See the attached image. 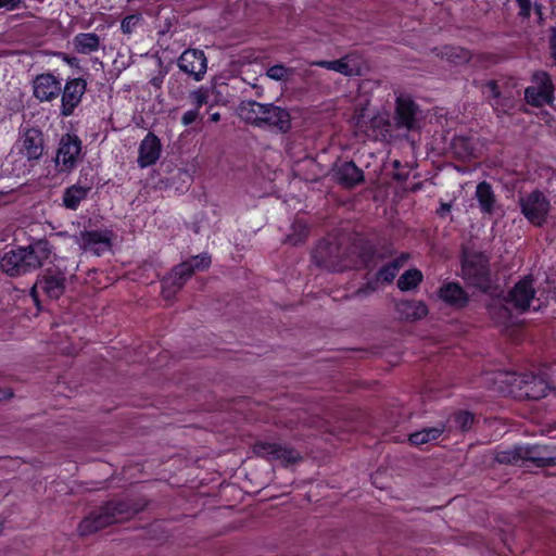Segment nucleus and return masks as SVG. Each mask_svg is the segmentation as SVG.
Segmentation results:
<instances>
[{
    "label": "nucleus",
    "instance_id": "9",
    "mask_svg": "<svg viewBox=\"0 0 556 556\" xmlns=\"http://www.w3.org/2000/svg\"><path fill=\"white\" fill-rule=\"evenodd\" d=\"M20 153L29 162L38 161L43 155L46 143L43 132L37 127L21 129L17 140Z\"/></svg>",
    "mask_w": 556,
    "mask_h": 556
},
{
    "label": "nucleus",
    "instance_id": "21",
    "mask_svg": "<svg viewBox=\"0 0 556 556\" xmlns=\"http://www.w3.org/2000/svg\"><path fill=\"white\" fill-rule=\"evenodd\" d=\"M161 154V141L153 134L149 132L139 146L138 164L141 168L153 165Z\"/></svg>",
    "mask_w": 556,
    "mask_h": 556
},
{
    "label": "nucleus",
    "instance_id": "41",
    "mask_svg": "<svg viewBox=\"0 0 556 556\" xmlns=\"http://www.w3.org/2000/svg\"><path fill=\"white\" fill-rule=\"evenodd\" d=\"M491 105L498 113H508L514 106V101L510 98L504 97L502 93H500V98H495L493 101H491Z\"/></svg>",
    "mask_w": 556,
    "mask_h": 556
},
{
    "label": "nucleus",
    "instance_id": "10",
    "mask_svg": "<svg viewBox=\"0 0 556 556\" xmlns=\"http://www.w3.org/2000/svg\"><path fill=\"white\" fill-rule=\"evenodd\" d=\"M81 152V140L76 135L65 134L61 137L55 164L60 166V172H71L77 163Z\"/></svg>",
    "mask_w": 556,
    "mask_h": 556
},
{
    "label": "nucleus",
    "instance_id": "16",
    "mask_svg": "<svg viewBox=\"0 0 556 556\" xmlns=\"http://www.w3.org/2000/svg\"><path fill=\"white\" fill-rule=\"evenodd\" d=\"M61 91V81L51 73L39 74L33 80L34 97L40 102L53 101Z\"/></svg>",
    "mask_w": 556,
    "mask_h": 556
},
{
    "label": "nucleus",
    "instance_id": "38",
    "mask_svg": "<svg viewBox=\"0 0 556 556\" xmlns=\"http://www.w3.org/2000/svg\"><path fill=\"white\" fill-rule=\"evenodd\" d=\"M533 81L535 83V87L538 89L554 96V85L551 76L546 72L540 71L534 73Z\"/></svg>",
    "mask_w": 556,
    "mask_h": 556
},
{
    "label": "nucleus",
    "instance_id": "7",
    "mask_svg": "<svg viewBox=\"0 0 556 556\" xmlns=\"http://www.w3.org/2000/svg\"><path fill=\"white\" fill-rule=\"evenodd\" d=\"M253 452L267 460L279 462L285 467L302 460L299 451L289 445L276 442H256L253 446Z\"/></svg>",
    "mask_w": 556,
    "mask_h": 556
},
{
    "label": "nucleus",
    "instance_id": "49",
    "mask_svg": "<svg viewBox=\"0 0 556 556\" xmlns=\"http://www.w3.org/2000/svg\"><path fill=\"white\" fill-rule=\"evenodd\" d=\"M58 55L67 63L71 67L78 68L79 67V60L76 56H71L64 52H59Z\"/></svg>",
    "mask_w": 556,
    "mask_h": 556
},
{
    "label": "nucleus",
    "instance_id": "18",
    "mask_svg": "<svg viewBox=\"0 0 556 556\" xmlns=\"http://www.w3.org/2000/svg\"><path fill=\"white\" fill-rule=\"evenodd\" d=\"M75 241L81 250L92 251L98 256L111 248V239L106 231H80L75 236Z\"/></svg>",
    "mask_w": 556,
    "mask_h": 556
},
{
    "label": "nucleus",
    "instance_id": "3",
    "mask_svg": "<svg viewBox=\"0 0 556 556\" xmlns=\"http://www.w3.org/2000/svg\"><path fill=\"white\" fill-rule=\"evenodd\" d=\"M211 265V256L202 253L176 265L170 275L163 280L162 293L168 299L182 288L195 270H204Z\"/></svg>",
    "mask_w": 556,
    "mask_h": 556
},
{
    "label": "nucleus",
    "instance_id": "44",
    "mask_svg": "<svg viewBox=\"0 0 556 556\" xmlns=\"http://www.w3.org/2000/svg\"><path fill=\"white\" fill-rule=\"evenodd\" d=\"M195 109H200L202 105L206 104L208 101V92L207 89L200 88L194 90L190 94Z\"/></svg>",
    "mask_w": 556,
    "mask_h": 556
},
{
    "label": "nucleus",
    "instance_id": "11",
    "mask_svg": "<svg viewBox=\"0 0 556 556\" xmlns=\"http://www.w3.org/2000/svg\"><path fill=\"white\" fill-rule=\"evenodd\" d=\"M463 274L472 286L486 291L491 287L488 261L482 255H473L463 263Z\"/></svg>",
    "mask_w": 556,
    "mask_h": 556
},
{
    "label": "nucleus",
    "instance_id": "30",
    "mask_svg": "<svg viewBox=\"0 0 556 556\" xmlns=\"http://www.w3.org/2000/svg\"><path fill=\"white\" fill-rule=\"evenodd\" d=\"M422 273L417 268L405 270L397 279V288L401 291H409L416 289L422 281Z\"/></svg>",
    "mask_w": 556,
    "mask_h": 556
},
{
    "label": "nucleus",
    "instance_id": "33",
    "mask_svg": "<svg viewBox=\"0 0 556 556\" xmlns=\"http://www.w3.org/2000/svg\"><path fill=\"white\" fill-rule=\"evenodd\" d=\"M454 153L460 159H467L473 155L475 146L472 141L464 136H457L452 141Z\"/></svg>",
    "mask_w": 556,
    "mask_h": 556
},
{
    "label": "nucleus",
    "instance_id": "37",
    "mask_svg": "<svg viewBox=\"0 0 556 556\" xmlns=\"http://www.w3.org/2000/svg\"><path fill=\"white\" fill-rule=\"evenodd\" d=\"M445 55L447 59L455 64L467 63L471 59V53L469 50L460 48V47H448L446 48Z\"/></svg>",
    "mask_w": 556,
    "mask_h": 556
},
{
    "label": "nucleus",
    "instance_id": "14",
    "mask_svg": "<svg viewBox=\"0 0 556 556\" xmlns=\"http://www.w3.org/2000/svg\"><path fill=\"white\" fill-rule=\"evenodd\" d=\"M514 384L518 388V396L526 400H540L546 396L549 389L544 379L532 374L518 376Z\"/></svg>",
    "mask_w": 556,
    "mask_h": 556
},
{
    "label": "nucleus",
    "instance_id": "8",
    "mask_svg": "<svg viewBox=\"0 0 556 556\" xmlns=\"http://www.w3.org/2000/svg\"><path fill=\"white\" fill-rule=\"evenodd\" d=\"M521 213L535 226H542L546 222L551 203L543 192L534 190L519 199Z\"/></svg>",
    "mask_w": 556,
    "mask_h": 556
},
{
    "label": "nucleus",
    "instance_id": "48",
    "mask_svg": "<svg viewBox=\"0 0 556 556\" xmlns=\"http://www.w3.org/2000/svg\"><path fill=\"white\" fill-rule=\"evenodd\" d=\"M198 117H199L198 109L189 110L184 113V115L181 117V123L184 126H189L193 122H195Z\"/></svg>",
    "mask_w": 556,
    "mask_h": 556
},
{
    "label": "nucleus",
    "instance_id": "2",
    "mask_svg": "<svg viewBox=\"0 0 556 556\" xmlns=\"http://www.w3.org/2000/svg\"><path fill=\"white\" fill-rule=\"evenodd\" d=\"M142 506L130 500H113L86 516L78 526L80 535H90L113 523L129 519L140 510Z\"/></svg>",
    "mask_w": 556,
    "mask_h": 556
},
{
    "label": "nucleus",
    "instance_id": "24",
    "mask_svg": "<svg viewBox=\"0 0 556 556\" xmlns=\"http://www.w3.org/2000/svg\"><path fill=\"white\" fill-rule=\"evenodd\" d=\"M395 311L401 318L408 321L420 320L428 315V307L422 301L403 300L395 304Z\"/></svg>",
    "mask_w": 556,
    "mask_h": 556
},
{
    "label": "nucleus",
    "instance_id": "34",
    "mask_svg": "<svg viewBox=\"0 0 556 556\" xmlns=\"http://www.w3.org/2000/svg\"><path fill=\"white\" fill-rule=\"evenodd\" d=\"M534 465L536 467L556 466V448L549 451L547 446H539L534 453Z\"/></svg>",
    "mask_w": 556,
    "mask_h": 556
},
{
    "label": "nucleus",
    "instance_id": "35",
    "mask_svg": "<svg viewBox=\"0 0 556 556\" xmlns=\"http://www.w3.org/2000/svg\"><path fill=\"white\" fill-rule=\"evenodd\" d=\"M402 266L403 262L400 261H392L388 263L377 271V280H382L383 282L388 283L392 282Z\"/></svg>",
    "mask_w": 556,
    "mask_h": 556
},
{
    "label": "nucleus",
    "instance_id": "25",
    "mask_svg": "<svg viewBox=\"0 0 556 556\" xmlns=\"http://www.w3.org/2000/svg\"><path fill=\"white\" fill-rule=\"evenodd\" d=\"M237 113L245 123L258 127L261 117L264 114L263 103H258L254 100L241 101L238 105Z\"/></svg>",
    "mask_w": 556,
    "mask_h": 556
},
{
    "label": "nucleus",
    "instance_id": "22",
    "mask_svg": "<svg viewBox=\"0 0 556 556\" xmlns=\"http://www.w3.org/2000/svg\"><path fill=\"white\" fill-rule=\"evenodd\" d=\"M538 452V445L533 446H514L511 448L500 451L495 455V460L500 464H518L520 460H529L534 464V453Z\"/></svg>",
    "mask_w": 556,
    "mask_h": 556
},
{
    "label": "nucleus",
    "instance_id": "42",
    "mask_svg": "<svg viewBox=\"0 0 556 556\" xmlns=\"http://www.w3.org/2000/svg\"><path fill=\"white\" fill-rule=\"evenodd\" d=\"M375 255H376V250L371 243H369V242L362 243L361 257L366 267L371 266V263H374Z\"/></svg>",
    "mask_w": 556,
    "mask_h": 556
},
{
    "label": "nucleus",
    "instance_id": "4",
    "mask_svg": "<svg viewBox=\"0 0 556 556\" xmlns=\"http://www.w3.org/2000/svg\"><path fill=\"white\" fill-rule=\"evenodd\" d=\"M312 260L318 267L330 271H342L351 266L346 249L338 241H319L313 250Z\"/></svg>",
    "mask_w": 556,
    "mask_h": 556
},
{
    "label": "nucleus",
    "instance_id": "59",
    "mask_svg": "<svg viewBox=\"0 0 556 556\" xmlns=\"http://www.w3.org/2000/svg\"><path fill=\"white\" fill-rule=\"evenodd\" d=\"M400 165V162L399 161H395L394 162V166L397 167Z\"/></svg>",
    "mask_w": 556,
    "mask_h": 556
},
{
    "label": "nucleus",
    "instance_id": "28",
    "mask_svg": "<svg viewBox=\"0 0 556 556\" xmlns=\"http://www.w3.org/2000/svg\"><path fill=\"white\" fill-rule=\"evenodd\" d=\"M75 51L80 54H90L100 48V37L94 33H80L73 38Z\"/></svg>",
    "mask_w": 556,
    "mask_h": 556
},
{
    "label": "nucleus",
    "instance_id": "36",
    "mask_svg": "<svg viewBox=\"0 0 556 556\" xmlns=\"http://www.w3.org/2000/svg\"><path fill=\"white\" fill-rule=\"evenodd\" d=\"M370 124L372 128L379 129L380 135L382 136H392L393 131L396 129L392 125V118H389L387 115H376L370 119Z\"/></svg>",
    "mask_w": 556,
    "mask_h": 556
},
{
    "label": "nucleus",
    "instance_id": "52",
    "mask_svg": "<svg viewBox=\"0 0 556 556\" xmlns=\"http://www.w3.org/2000/svg\"><path fill=\"white\" fill-rule=\"evenodd\" d=\"M13 390L10 388H0V401H9L13 397Z\"/></svg>",
    "mask_w": 556,
    "mask_h": 556
},
{
    "label": "nucleus",
    "instance_id": "29",
    "mask_svg": "<svg viewBox=\"0 0 556 556\" xmlns=\"http://www.w3.org/2000/svg\"><path fill=\"white\" fill-rule=\"evenodd\" d=\"M445 431V425L440 422L434 427L424 428L410 433L408 441L413 445H422L437 440Z\"/></svg>",
    "mask_w": 556,
    "mask_h": 556
},
{
    "label": "nucleus",
    "instance_id": "6",
    "mask_svg": "<svg viewBox=\"0 0 556 556\" xmlns=\"http://www.w3.org/2000/svg\"><path fill=\"white\" fill-rule=\"evenodd\" d=\"M66 275L56 267L46 268L37 278L36 283L31 288V295L37 301L38 291H42L48 298L58 300L65 292Z\"/></svg>",
    "mask_w": 556,
    "mask_h": 556
},
{
    "label": "nucleus",
    "instance_id": "51",
    "mask_svg": "<svg viewBox=\"0 0 556 556\" xmlns=\"http://www.w3.org/2000/svg\"><path fill=\"white\" fill-rule=\"evenodd\" d=\"M18 4L20 0H0V8H5L7 10H14Z\"/></svg>",
    "mask_w": 556,
    "mask_h": 556
},
{
    "label": "nucleus",
    "instance_id": "23",
    "mask_svg": "<svg viewBox=\"0 0 556 556\" xmlns=\"http://www.w3.org/2000/svg\"><path fill=\"white\" fill-rule=\"evenodd\" d=\"M440 299L450 306L462 308L467 305L469 298L466 291L457 282H447L439 290Z\"/></svg>",
    "mask_w": 556,
    "mask_h": 556
},
{
    "label": "nucleus",
    "instance_id": "58",
    "mask_svg": "<svg viewBox=\"0 0 556 556\" xmlns=\"http://www.w3.org/2000/svg\"><path fill=\"white\" fill-rule=\"evenodd\" d=\"M555 426H552V425H548L547 428L545 430H543V432L545 433H549L551 430L554 428Z\"/></svg>",
    "mask_w": 556,
    "mask_h": 556
},
{
    "label": "nucleus",
    "instance_id": "55",
    "mask_svg": "<svg viewBox=\"0 0 556 556\" xmlns=\"http://www.w3.org/2000/svg\"><path fill=\"white\" fill-rule=\"evenodd\" d=\"M210 119H211L212 122H215V123H216V122H219V119H220V114H219L218 112H215V113L211 114Z\"/></svg>",
    "mask_w": 556,
    "mask_h": 556
},
{
    "label": "nucleus",
    "instance_id": "1",
    "mask_svg": "<svg viewBox=\"0 0 556 556\" xmlns=\"http://www.w3.org/2000/svg\"><path fill=\"white\" fill-rule=\"evenodd\" d=\"M52 247L48 240H37L27 247L0 252V273L20 277L40 268L51 256Z\"/></svg>",
    "mask_w": 556,
    "mask_h": 556
},
{
    "label": "nucleus",
    "instance_id": "20",
    "mask_svg": "<svg viewBox=\"0 0 556 556\" xmlns=\"http://www.w3.org/2000/svg\"><path fill=\"white\" fill-rule=\"evenodd\" d=\"M313 65L325 67L345 76L362 75V62L357 56L352 54H348L339 60L333 61H316L313 63Z\"/></svg>",
    "mask_w": 556,
    "mask_h": 556
},
{
    "label": "nucleus",
    "instance_id": "43",
    "mask_svg": "<svg viewBox=\"0 0 556 556\" xmlns=\"http://www.w3.org/2000/svg\"><path fill=\"white\" fill-rule=\"evenodd\" d=\"M141 20V14H131L123 18L121 29L124 34H131Z\"/></svg>",
    "mask_w": 556,
    "mask_h": 556
},
{
    "label": "nucleus",
    "instance_id": "57",
    "mask_svg": "<svg viewBox=\"0 0 556 556\" xmlns=\"http://www.w3.org/2000/svg\"><path fill=\"white\" fill-rule=\"evenodd\" d=\"M394 261L403 262V265H404L405 262L407 261V255L402 254L400 257L395 258Z\"/></svg>",
    "mask_w": 556,
    "mask_h": 556
},
{
    "label": "nucleus",
    "instance_id": "53",
    "mask_svg": "<svg viewBox=\"0 0 556 556\" xmlns=\"http://www.w3.org/2000/svg\"><path fill=\"white\" fill-rule=\"evenodd\" d=\"M533 8L535 11V14L539 16V20L542 21L543 20V5L535 2L533 4Z\"/></svg>",
    "mask_w": 556,
    "mask_h": 556
},
{
    "label": "nucleus",
    "instance_id": "39",
    "mask_svg": "<svg viewBox=\"0 0 556 556\" xmlns=\"http://www.w3.org/2000/svg\"><path fill=\"white\" fill-rule=\"evenodd\" d=\"M454 422L462 431H467L473 424L475 416L467 410L458 412L453 417Z\"/></svg>",
    "mask_w": 556,
    "mask_h": 556
},
{
    "label": "nucleus",
    "instance_id": "27",
    "mask_svg": "<svg viewBox=\"0 0 556 556\" xmlns=\"http://www.w3.org/2000/svg\"><path fill=\"white\" fill-rule=\"evenodd\" d=\"M91 190L90 185H73L64 190L63 193V205L66 208L75 211L80 202L85 200Z\"/></svg>",
    "mask_w": 556,
    "mask_h": 556
},
{
    "label": "nucleus",
    "instance_id": "46",
    "mask_svg": "<svg viewBox=\"0 0 556 556\" xmlns=\"http://www.w3.org/2000/svg\"><path fill=\"white\" fill-rule=\"evenodd\" d=\"M377 289H378V280L376 278L375 280L368 281L366 285H364L363 287L358 288L354 292V296L361 298L363 295H367L369 293H372V292L377 291Z\"/></svg>",
    "mask_w": 556,
    "mask_h": 556
},
{
    "label": "nucleus",
    "instance_id": "26",
    "mask_svg": "<svg viewBox=\"0 0 556 556\" xmlns=\"http://www.w3.org/2000/svg\"><path fill=\"white\" fill-rule=\"evenodd\" d=\"M476 198L479 203V207L484 214H493L496 203V198L492 186L486 181H481L476 188Z\"/></svg>",
    "mask_w": 556,
    "mask_h": 556
},
{
    "label": "nucleus",
    "instance_id": "31",
    "mask_svg": "<svg viewBox=\"0 0 556 556\" xmlns=\"http://www.w3.org/2000/svg\"><path fill=\"white\" fill-rule=\"evenodd\" d=\"M308 236V227L302 220H295L291 226V232L287 235L285 242L290 245L303 243Z\"/></svg>",
    "mask_w": 556,
    "mask_h": 556
},
{
    "label": "nucleus",
    "instance_id": "19",
    "mask_svg": "<svg viewBox=\"0 0 556 556\" xmlns=\"http://www.w3.org/2000/svg\"><path fill=\"white\" fill-rule=\"evenodd\" d=\"M332 178L344 188H354L365 179L364 172L353 161L336 164L332 168Z\"/></svg>",
    "mask_w": 556,
    "mask_h": 556
},
{
    "label": "nucleus",
    "instance_id": "54",
    "mask_svg": "<svg viewBox=\"0 0 556 556\" xmlns=\"http://www.w3.org/2000/svg\"><path fill=\"white\" fill-rule=\"evenodd\" d=\"M451 205L447 203H442L440 208L438 210V214L440 216H444L445 213L450 212Z\"/></svg>",
    "mask_w": 556,
    "mask_h": 556
},
{
    "label": "nucleus",
    "instance_id": "12",
    "mask_svg": "<svg viewBox=\"0 0 556 556\" xmlns=\"http://www.w3.org/2000/svg\"><path fill=\"white\" fill-rule=\"evenodd\" d=\"M177 65L181 72L200 81L206 73L207 60L202 50L187 49L178 58Z\"/></svg>",
    "mask_w": 556,
    "mask_h": 556
},
{
    "label": "nucleus",
    "instance_id": "15",
    "mask_svg": "<svg viewBox=\"0 0 556 556\" xmlns=\"http://www.w3.org/2000/svg\"><path fill=\"white\" fill-rule=\"evenodd\" d=\"M264 114L261 117L258 127H267L287 132L291 128V116L289 112L274 103L263 104Z\"/></svg>",
    "mask_w": 556,
    "mask_h": 556
},
{
    "label": "nucleus",
    "instance_id": "40",
    "mask_svg": "<svg viewBox=\"0 0 556 556\" xmlns=\"http://www.w3.org/2000/svg\"><path fill=\"white\" fill-rule=\"evenodd\" d=\"M293 70L286 67L282 64H275L267 70L266 75L274 80H286Z\"/></svg>",
    "mask_w": 556,
    "mask_h": 556
},
{
    "label": "nucleus",
    "instance_id": "13",
    "mask_svg": "<svg viewBox=\"0 0 556 556\" xmlns=\"http://www.w3.org/2000/svg\"><path fill=\"white\" fill-rule=\"evenodd\" d=\"M87 89V81L84 78H72L65 83L64 88L62 89V99H61V115L62 116H71L74 113V110L81 102V98L85 94Z\"/></svg>",
    "mask_w": 556,
    "mask_h": 556
},
{
    "label": "nucleus",
    "instance_id": "56",
    "mask_svg": "<svg viewBox=\"0 0 556 556\" xmlns=\"http://www.w3.org/2000/svg\"><path fill=\"white\" fill-rule=\"evenodd\" d=\"M394 179L399 180V181H403L406 179V176L402 175V174H395L394 175Z\"/></svg>",
    "mask_w": 556,
    "mask_h": 556
},
{
    "label": "nucleus",
    "instance_id": "47",
    "mask_svg": "<svg viewBox=\"0 0 556 556\" xmlns=\"http://www.w3.org/2000/svg\"><path fill=\"white\" fill-rule=\"evenodd\" d=\"M519 5V16L522 18H529L531 16L532 2L531 0H516Z\"/></svg>",
    "mask_w": 556,
    "mask_h": 556
},
{
    "label": "nucleus",
    "instance_id": "32",
    "mask_svg": "<svg viewBox=\"0 0 556 556\" xmlns=\"http://www.w3.org/2000/svg\"><path fill=\"white\" fill-rule=\"evenodd\" d=\"M525 98L527 102L533 106H542L545 103H551L554 99V96L538 89L536 87L530 86L525 90Z\"/></svg>",
    "mask_w": 556,
    "mask_h": 556
},
{
    "label": "nucleus",
    "instance_id": "45",
    "mask_svg": "<svg viewBox=\"0 0 556 556\" xmlns=\"http://www.w3.org/2000/svg\"><path fill=\"white\" fill-rule=\"evenodd\" d=\"M483 92L488 94V98L493 101L495 98H500V87L495 80H488L483 85Z\"/></svg>",
    "mask_w": 556,
    "mask_h": 556
},
{
    "label": "nucleus",
    "instance_id": "17",
    "mask_svg": "<svg viewBox=\"0 0 556 556\" xmlns=\"http://www.w3.org/2000/svg\"><path fill=\"white\" fill-rule=\"evenodd\" d=\"M534 294L535 290L533 288V279L531 277H526L518 281L509 291L506 302L513 305L516 309L523 312L529 308Z\"/></svg>",
    "mask_w": 556,
    "mask_h": 556
},
{
    "label": "nucleus",
    "instance_id": "50",
    "mask_svg": "<svg viewBox=\"0 0 556 556\" xmlns=\"http://www.w3.org/2000/svg\"><path fill=\"white\" fill-rule=\"evenodd\" d=\"M165 74H166V73H165L164 71H162V70H161V71H160V73H159V75H156V76H154V77H152V78L150 79V84H151L154 88H156V89H161L162 84H163V80H164V77H165Z\"/></svg>",
    "mask_w": 556,
    "mask_h": 556
},
{
    "label": "nucleus",
    "instance_id": "5",
    "mask_svg": "<svg viewBox=\"0 0 556 556\" xmlns=\"http://www.w3.org/2000/svg\"><path fill=\"white\" fill-rule=\"evenodd\" d=\"M424 119L419 105L408 96H399L395 100L392 125L399 131H417Z\"/></svg>",
    "mask_w": 556,
    "mask_h": 556
}]
</instances>
